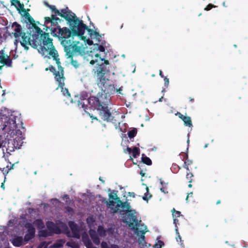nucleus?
Returning a JSON list of instances; mask_svg holds the SVG:
<instances>
[{
  "instance_id": "f257e3e1",
  "label": "nucleus",
  "mask_w": 248,
  "mask_h": 248,
  "mask_svg": "<svg viewBox=\"0 0 248 248\" xmlns=\"http://www.w3.org/2000/svg\"><path fill=\"white\" fill-rule=\"evenodd\" d=\"M11 29L12 34L16 38L15 45L17 46L19 43L25 49L29 48V46L37 48L45 57H54L57 54V51L53 46L52 39L49 37L48 33H43V31L38 27H34L30 30V37L22 31L20 25L16 22L12 24Z\"/></svg>"
},
{
  "instance_id": "f03ea898",
  "label": "nucleus",
  "mask_w": 248,
  "mask_h": 248,
  "mask_svg": "<svg viewBox=\"0 0 248 248\" xmlns=\"http://www.w3.org/2000/svg\"><path fill=\"white\" fill-rule=\"evenodd\" d=\"M50 8L55 14L71 22L70 28L72 30L73 36H76L83 41V43L76 40H69L68 45H66L68 49L81 53L84 50L87 44L89 45L93 44V41L87 36L84 35L85 30L87 29V26L83 23L82 20L78 19L74 14L70 12L67 9H62L60 12L54 6H51Z\"/></svg>"
},
{
  "instance_id": "7ed1b4c3",
  "label": "nucleus",
  "mask_w": 248,
  "mask_h": 248,
  "mask_svg": "<svg viewBox=\"0 0 248 248\" xmlns=\"http://www.w3.org/2000/svg\"><path fill=\"white\" fill-rule=\"evenodd\" d=\"M109 98L104 91L99 93L97 96H91L89 99L83 98L79 100L78 96L75 98L74 102L78 107L82 108L86 111L87 105L88 104L90 107L99 111L100 115L105 121L110 120L111 114L107 105L109 102Z\"/></svg>"
},
{
  "instance_id": "20e7f679",
  "label": "nucleus",
  "mask_w": 248,
  "mask_h": 248,
  "mask_svg": "<svg viewBox=\"0 0 248 248\" xmlns=\"http://www.w3.org/2000/svg\"><path fill=\"white\" fill-rule=\"evenodd\" d=\"M91 49L90 52H87L85 54L84 60L85 61L90 62V63L92 65L96 63L99 66L96 68L95 72L98 79H100V82L104 83L105 80L103 78L105 72L104 65H108L109 62L108 61L101 58L98 52L105 51V48L102 46L95 44Z\"/></svg>"
},
{
  "instance_id": "39448f33",
  "label": "nucleus",
  "mask_w": 248,
  "mask_h": 248,
  "mask_svg": "<svg viewBox=\"0 0 248 248\" xmlns=\"http://www.w3.org/2000/svg\"><path fill=\"white\" fill-rule=\"evenodd\" d=\"M3 130L8 134L6 136L8 138V135L10 138L14 137L16 136L14 141V145L17 148H19L23 143V136H22L21 131L17 129V125L16 124V117L12 116L7 121L4 123Z\"/></svg>"
},
{
  "instance_id": "423d86ee",
  "label": "nucleus",
  "mask_w": 248,
  "mask_h": 248,
  "mask_svg": "<svg viewBox=\"0 0 248 248\" xmlns=\"http://www.w3.org/2000/svg\"><path fill=\"white\" fill-rule=\"evenodd\" d=\"M58 55L57 52L55 58L54 57H51L55 61H56V62L58 65V71L56 72L54 68L52 66H50L49 70L52 72L54 73L55 75V78L59 83V87L61 88V92H62L63 95L67 98V99L65 100V101L67 104H69V103L73 102V100L71 99L70 94L68 91V89L63 88V86L64 85V78L63 77V71L62 67L60 66V62L59 61V59H58ZM46 70H48V68H46Z\"/></svg>"
},
{
  "instance_id": "0eeeda50",
  "label": "nucleus",
  "mask_w": 248,
  "mask_h": 248,
  "mask_svg": "<svg viewBox=\"0 0 248 248\" xmlns=\"http://www.w3.org/2000/svg\"><path fill=\"white\" fill-rule=\"evenodd\" d=\"M135 214V210H130L129 211L126 213L124 221L128 225L129 227L134 232L135 234L138 236L144 234L147 232V227L146 226L140 224L139 223Z\"/></svg>"
},
{
  "instance_id": "6e6552de",
  "label": "nucleus",
  "mask_w": 248,
  "mask_h": 248,
  "mask_svg": "<svg viewBox=\"0 0 248 248\" xmlns=\"http://www.w3.org/2000/svg\"><path fill=\"white\" fill-rule=\"evenodd\" d=\"M87 223L90 228L89 231L90 235L95 244L98 245L100 243V239L98 235L100 236H105L108 234L110 235L114 231V228H110V229L106 231L101 226H99L97 230V233L93 228L94 229L95 226L96 225L95 221L93 217H89L87 219Z\"/></svg>"
},
{
  "instance_id": "1a4fd4ad",
  "label": "nucleus",
  "mask_w": 248,
  "mask_h": 248,
  "mask_svg": "<svg viewBox=\"0 0 248 248\" xmlns=\"http://www.w3.org/2000/svg\"><path fill=\"white\" fill-rule=\"evenodd\" d=\"M107 204L112 213L118 212L119 210L128 212L130 210L129 203L122 202L114 192L109 194V201L107 202Z\"/></svg>"
},
{
  "instance_id": "9d476101",
  "label": "nucleus",
  "mask_w": 248,
  "mask_h": 248,
  "mask_svg": "<svg viewBox=\"0 0 248 248\" xmlns=\"http://www.w3.org/2000/svg\"><path fill=\"white\" fill-rule=\"evenodd\" d=\"M32 226L36 227L39 230V235L40 236L46 237L50 235L52 233H59L60 232L58 228L52 222L48 221L46 223L47 230H43L44 228V224L41 220L36 219L33 222Z\"/></svg>"
},
{
  "instance_id": "9b49d317",
  "label": "nucleus",
  "mask_w": 248,
  "mask_h": 248,
  "mask_svg": "<svg viewBox=\"0 0 248 248\" xmlns=\"http://www.w3.org/2000/svg\"><path fill=\"white\" fill-rule=\"evenodd\" d=\"M25 227L28 229L24 239L21 236H15L11 240L13 245L15 247H20L25 244L26 242L29 241L34 235L35 229L31 223L25 224Z\"/></svg>"
},
{
  "instance_id": "f8f14e48",
  "label": "nucleus",
  "mask_w": 248,
  "mask_h": 248,
  "mask_svg": "<svg viewBox=\"0 0 248 248\" xmlns=\"http://www.w3.org/2000/svg\"><path fill=\"white\" fill-rule=\"evenodd\" d=\"M57 32L62 38H64V40L62 41V43L65 48H66V45H68L69 40H74L75 37H76V36H73L71 29L70 31L69 29L66 28L64 29L59 28Z\"/></svg>"
},
{
  "instance_id": "ddd939ff",
  "label": "nucleus",
  "mask_w": 248,
  "mask_h": 248,
  "mask_svg": "<svg viewBox=\"0 0 248 248\" xmlns=\"http://www.w3.org/2000/svg\"><path fill=\"white\" fill-rule=\"evenodd\" d=\"M59 20V18L55 17L53 16H52L51 18L49 17H45V24L46 26L49 28L52 32H57V30L58 31V29L60 28L58 25V20Z\"/></svg>"
},
{
  "instance_id": "4468645a",
  "label": "nucleus",
  "mask_w": 248,
  "mask_h": 248,
  "mask_svg": "<svg viewBox=\"0 0 248 248\" xmlns=\"http://www.w3.org/2000/svg\"><path fill=\"white\" fill-rule=\"evenodd\" d=\"M21 15L23 17L25 22L31 25L30 30H32V28L34 27H37L35 24V21L33 19L26 10H24V12L22 13L21 12Z\"/></svg>"
},
{
  "instance_id": "2eb2a0df",
  "label": "nucleus",
  "mask_w": 248,
  "mask_h": 248,
  "mask_svg": "<svg viewBox=\"0 0 248 248\" xmlns=\"http://www.w3.org/2000/svg\"><path fill=\"white\" fill-rule=\"evenodd\" d=\"M69 225L71 230V234H70V236L79 238L80 237L79 230L78 227L73 222L70 221L69 222Z\"/></svg>"
},
{
  "instance_id": "dca6fc26",
  "label": "nucleus",
  "mask_w": 248,
  "mask_h": 248,
  "mask_svg": "<svg viewBox=\"0 0 248 248\" xmlns=\"http://www.w3.org/2000/svg\"><path fill=\"white\" fill-rule=\"evenodd\" d=\"M85 31H87V34L88 35V36H87V37H89V38L90 37L92 39H95L97 42H99L101 36L97 32H95L91 29H88L87 27V29H86Z\"/></svg>"
},
{
  "instance_id": "f3484780",
  "label": "nucleus",
  "mask_w": 248,
  "mask_h": 248,
  "mask_svg": "<svg viewBox=\"0 0 248 248\" xmlns=\"http://www.w3.org/2000/svg\"><path fill=\"white\" fill-rule=\"evenodd\" d=\"M0 62L9 66H11L12 63L11 61L9 59L7 56H5L3 55H0Z\"/></svg>"
},
{
  "instance_id": "a211bd4d",
  "label": "nucleus",
  "mask_w": 248,
  "mask_h": 248,
  "mask_svg": "<svg viewBox=\"0 0 248 248\" xmlns=\"http://www.w3.org/2000/svg\"><path fill=\"white\" fill-rule=\"evenodd\" d=\"M12 2L13 4L17 5V9L20 14L21 12L22 13L24 12V10H25L24 5L21 4L18 0H12Z\"/></svg>"
},
{
  "instance_id": "6ab92c4d",
  "label": "nucleus",
  "mask_w": 248,
  "mask_h": 248,
  "mask_svg": "<svg viewBox=\"0 0 248 248\" xmlns=\"http://www.w3.org/2000/svg\"><path fill=\"white\" fill-rule=\"evenodd\" d=\"M65 243V241L63 239L58 240L53 246V248H59L62 247Z\"/></svg>"
},
{
  "instance_id": "aec40b11",
  "label": "nucleus",
  "mask_w": 248,
  "mask_h": 248,
  "mask_svg": "<svg viewBox=\"0 0 248 248\" xmlns=\"http://www.w3.org/2000/svg\"><path fill=\"white\" fill-rule=\"evenodd\" d=\"M141 159L142 162L148 165H150L152 164L151 159L149 157L146 156L144 154L142 155Z\"/></svg>"
},
{
  "instance_id": "412c9836",
  "label": "nucleus",
  "mask_w": 248,
  "mask_h": 248,
  "mask_svg": "<svg viewBox=\"0 0 248 248\" xmlns=\"http://www.w3.org/2000/svg\"><path fill=\"white\" fill-rule=\"evenodd\" d=\"M185 123V125L191 127L192 126V123L191 121V119L189 117L186 116L185 118H184V119L183 120Z\"/></svg>"
},
{
  "instance_id": "4be33fe9",
  "label": "nucleus",
  "mask_w": 248,
  "mask_h": 248,
  "mask_svg": "<svg viewBox=\"0 0 248 248\" xmlns=\"http://www.w3.org/2000/svg\"><path fill=\"white\" fill-rule=\"evenodd\" d=\"M140 237L139 238L138 241L139 245L140 246L143 247L144 245L146 244V242L145 241V236L144 234H141L140 235Z\"/></svg>"
},
{
  "instance_id": "5701e85b",
  "label": "nucleus",
  "mask_w": 248,
  "mask_h": 248,
  "mask_svg": "<svg viewBox=\"0 0 248 248\" xmlns=\"http://www.w3.org/2000/svg\"><path fill=\"white\" fill-rule=\"evenodd\" d=\"M140 155V150L138 148L134 147L132 150V155L134 158H136Z\"/></svg>"
},
{
  "instance_id": "b1692460",
  "label": "nucleus",
  "mask_w": 248,
  "mask_h": 248,
  "mask_svg": "<svg viewBox=\"0 0 248 248\" xmlns=\"http://www.w3.org/2000/svg\"><path fill=\"white\" fill-rule=\"evenodd\" d=\"M137 134V129H133L128 133V136L129 138H134Z\"/></svg>"
},
{
  "instance_id": "393cba45",
  "label": "nucleus",
  "mask_w": 248,
  "mask_h": 248,
  "mask_svg": "<svg viewBox=\"0 0 248 248\" xmlns=\"http://www.w3.org/2000/svg\"><path fill=\"white\" fill-rule=\"evenodd\" d=\"M146 193L144 194V196L142 197V199L144 201H148V200L151 198V196L148 194L149 189L148 187H146Z\"/></svg>"
},
{
  "instance_id": "a878e982",
  "label": "nucleus",
  "mask_w": 248,
  "mask_h": 248,
  "mask_svg": "<svg viewBox=\"0 0 248 248\" xmlns=\"http://www.w3.org/2000/svg\"><path fill=\"white\" fill-rule=\"evenodd\" d=\"M172 216L173 218H176L181 216V213L179 211H175L174 209L172 210Z\"/></svg>"
},
{
  "instance_id": "bb28decb",
  "label": "nucleus",
  "mask_w": 248,
  "mask_h": 248,
  "mask_svg": "<svg viewBox=\"0 0 248 248\" xmlns=\"http://www.w3.org/2000/svg\"><path fill=\"white\" fill-rule=\"evenodd\" d=\"M66 245L72 248H78L79 247L78 244L72 242H68L67 243Z\"/></svg>"
},
{
  "instance_id": "cd10ccee",
  "label": "nucleus",
  "mask_w": 248,
  "mask_h": 248,
  "mask_svg": "<svg viewBox=\"0 0 248 248\" xmlns=\"http://www.w3.org/2000/svg\"><path fill=\"white\" fill-rule=\"evenodd\" d=\"M164 245V243L161 241H158L154 246V248H161L163 245Z\"/></svg>"
},
{
  "instance_id": "c85d7f7f",
  "label": "nucleus",
  "mask_w": 248,
  "mask_h": 248,
  "mask_svg": "<svg viewBox=\"0 0 248 248\" xmlns=\"http://www.w3.org/2000/svg\"><path fill=\"white\" fill-rule=\"evenodd\" d=\"M51 202L53 204L56 206L59 207L60 206V202L57 199H53L51 200Z\"/></svg>"
},
{
  "instance_id": "c756f323",
  "label": "nucleus",
  "mask_w": 248,
  "mask_h": 248,
  "mask_svg": "<svg viewBox=\"0 0 248 248\" xmlns=\"http://www.w3.org/2000/svg\"><path fill=\"white\" fill-rule=\"evenodd\" d=\"M193 175L192 173L188 172L187 173L186 178L189 180V182L191 183L192 182V178L193 177Z\"/></svg>"
},
{
  "instance_id": "7c9ffc66",
  "label": "nucleus",
  "mask_w": 248,
  "mask_h": 248,
  "mask_svg": "<svg viewBox=\"0 0 248 248\" xmlns=\"http://www.w3.org/2000/svg\"><path fill=\"white\" fill-rule=\"evenodd\" d=\"M101 248H109V247L106 242H102L101 243Z\"/></svg>"
},
{
  "instance_id": "2f4dec72",
  "label": "nucleus",
  "mask_w": 248,
  "mask_h": 248,
  "mask_svg": "<svg viewBox=\"0 0 248 248\" xmlns=\"http://www.w3.org/2000/svg\"><path fill=\"white\" fill-rule=\"evenodd\" d=\"M215 6H214L213 5L211 4H209L207 5V6L205 8V10L206 11H208L210 10L212 7H214Z\"/></svg>"
},
{
  "instance_id": "473e14b6",
  "label": "nucleus",
  "mask_w": 248,
  "mask_h": 248,
  "mask_svg": "<svg viewBox=\"0 0 248 248\" xmlns=\"http://www.w3.org/2000/svg\"><path fill=\"white\" fill-rule=\"evenodd\" d=\"M178 219H177V218H173V223L175 225V227H176L175 230L177 232H178V229L177 228V224L178 223Z\"/></svg>"
},
{
  "instance_id": "72a5a7b5",
  "label": "nucleus",
  "mask_w": 248,
  "mask_h": 248,
  "mask_svg": "<svg viewBox=\"0 0 248 248\" xmlns=\"http://www.w3.org/2000/svg\"><path fill=\"white\" fill-rule=\"evenodd\" d=\"M164 80H165V85L167 86H168L169 83V79L165 77Z\"/></svg>"
},
{
  "instance_id": "f704fd0d",
  "label": "nucleus",
  "mask_w": 248,
  "mask_h": 248,
  "mask_svg": "<svg viewBox=\"0 0 248 248\" xmlns=\"http://www.w3.org/2000/svg\"><path fill=\"white\" fill-rule=\"evenodd\" d=\"M176 115H178L179 116V117L180 118H181L182 120H183L184 118H185L186 117V116H184V115H183L180 113H178V112L176 114Z\"/></svg>"
},
{
  "instance_id": "c9c22d12",
  "label": "nucleus",
  "mask_w": 248,
  "mask_h": 248,
  "mask_svg": "<svg viewBox=\"0 0 248 248\" xmlns=\"http://www.w3.org/2000/svg\"><path fill=\"white\" fill-rule=\"evenodd\" d=\"M72 64L75 66V67H77L78 66V62L76 61H74V60H72Z\"/></svg>"
},
{
  "instance_id": "e433bc0d",
  "label": "nucleus",
  "mask_w": 248,
  "mask_h": 248,
  "mask_svg": "<svg viewBox=\"0 0 248 248\" xmlns=\"http://www.w3.org/2000/svg\"><path fill=\"white\" fill-rule=\"evenodd\" d=\"M184 167L187 170H189L188 165L186 164V162L184 163Z\"/></svg>"
},
{
  "instance_id": "4c0bfd02",
  "label": "nucleus",
  "mask_w": 248,
  "mask_h": 248,
  "mask_svg": "<svg viewBox=\"0 0 248 248\" xmlns=\"http://www.w3.org/2000/svg\"><path fill=\"white\" fill-rule=\"evenodd\" d=\"M111 248H119V247L116 245H112L111 246Z\"/></svg>"
},
{
  "instance_id": "58836bf2",
  "label": "nucleus",
  "mask_w": 248,
  "mask_h": 248,
  "mask_svg": "<svg viewBox=\"0 0 248 248\" xmlns=\"http://www.w3.org/2000/svg\"><path fill=\"white\" fill-rule=\"evenodd\" d=\"M160 190H161L162 192H164V193H165L167 192L165 191V188H164V187H162L160 188Z\"/></svg>"
},
{
  "instance_id": "ea45409f",
  "label": "nucleus",
  "mask_w": 248,
  "mask_h": 248,
  "mask_svg": "<svg viewBox=\"0 0 248 248\" xmlns=\"http://www.w3.org/2000/svg\"><path fill=\"white\" fill-rule=\"evenodd\" d=\"M127 151L129 153H130L131 152V149L130 148L127 147Z\"/></svg>"
},
{
  "instance_id": "a19ab883",
  "label": "nucleus",
  "mask_w": 248,
  "mask_h": 248,
  "mask_svg": "<svg viewBox=\"0 0 248 248\" xmlns=\"http://www.w3.org/2000/svg\"><path fill=\"white\" fill-rule=\"evenodd\" d=\"M159 75L162 78H163V75L162 74V72L161 70H160L159 71Z\"/></svg>"
},
{
  "instance_id": "79ce46f5",
  "label": "nucleus",
  "mask_w": 248,
  "mask_h": 248,
  "mask_svg": "<svg viewBox=\"0 0 248 248\" xmlns=\"http://www.w3.org/2000/svg\"><path fill=\"white\" fill-rule=\"evenodd\" d=\"M160 183H161V184L162 185H163V181L161 179H160Z\"/></svg>"
},
{
  "instance_id": "37998d69",
  "label": "nucleus",
  "mask_w": 248,
  "mask_h": 248,
  "mask_svg": "<svg viewBox=\"0 0 248 248\" xmlns=\"http://www.w3.org/2000/svg\"><path fill=\"white\" fill-rule=\"evenodd\" d=\"M1 187H2L3 189L4 188V184L3 183H2Z\"/></svg>"
},
{
  "instance_id": "c03bdc74",
  "label": "nucleus",
  "mask_w": 248,
  "mask_h": 248,
  "mask_svg": "<svg viewBox=\"0 0 248 248\" xmlns=\"http://www.w3.org/2000/svg\"><path fill=\"white\" fill-rule=\"evenodd\" d=\"M163 99V97H161L159 99V102H161L162 101V99Z\"/></svg>"
},
{
  "instance_id": "a18cd8bd",
  "label": "nucleus",
  "mask_w": 248,
  "mask_h": 248,
  "mask_svg": "<svg viewBox=\"0 0 248 248\" xmlns=\"http://www.w3.org/2000/svg\"><path fill=\"white\" fill-rule=\"evenodd\" d=\"M188 187H192V185L191 184H189L188 185Z\"/></svg>"
},
{
  "instance_id": "49530a36",
  "label": "nucleus",
  "mask_w": 248,
  "mask_h": 248,
  "mask_svg": "<svg viewBox=\"0 0 248 248\" xmlns=\"http://www.w3.org/2000/svg\"><path fill=\"white\" fill-rule=\"evenodd\" d=\"M188 195L187 196V197L186 198V201L187 202V201H188Z\"/></svg>"
},
{
  "instance_id": "de8ad7c7",
  "label": "nucleus",
  "mask_w": 248,
  "mask_h": 248,
  "mask_svg": "<svg viewBox=\"0 0 248 248\" xmlns=\"http://www.w3.org/2000/svg\"><path fill=\"white\" fill-rule=\"evenodd\" d=\"M67 198H68L67 195H65V196L63 197V198H66V199H67Z\"/></svg>"
},
{
  "instance_id": "09e8293b",
  "label": "nucleus",
  "mask_w": 248,
  "mask_h": 248,
  "mask_svg": "<svg viewBox=\"0 0 248 248\" xmlns=\"http://www.w3.org/2000/svg\"><path fill=\"white\" fill-rule=\"evenodd\" d=\"M220 201H218L217 202V204H219L220 203Z\"/></svg>"
},
{
  "instance_id": "8fccbe9b",
  "label": "nucleus",
  "mask_w": 248,
  "mask_h": 248,
  "mask_svg": "<svg viewBox=\"0 0 248 248\" xmlns=\"http://www.w3.org/2000/svg\"><path fill=\"white\" fill-rule=\"evenodd\" d=\"M189 139H188V140H187V142L188 143H189Z\"/></svg>"
},
{
  "instance_id": "3c124183",
  "label": "nucleus",
  "mask_w": 248,
  "mask_h": 248,
  "mask_svg": "<svg viewBox=\"0 0 248 248\" xmlns=\"http://www.w3.org/2000/svg\"><path fill=\"white\" fill-rule=\"evenodd\" d=\"M121 90H121V89H119V93H120V91H121Z\"/></svg>"
},
{
  "instance_id": "603ef678",
  "label": "nucleus",
  "mask_w": 248,
  "mask_h": 248,
  "mask_svg": "<svg viewBox=\"0 0 248 248\" xmlns=\"http://www.w3.org/2000/svg\"><path fill=\"white\" fill-rule=\"evenodd\" d=\"M140 174H141L142 176H143V173H140Z\"/></svg>"
},
{
  "instance_id": "864d4df0",
  "label": "nucleus",
  "mask_w": 248,
  "mask_h": 248,
  "mask_svg": "<svg viewBox=\"0 0 248 248\" xmlns=\"http://www.w3.org/2000/svg\"><path fill=\"white\" fill-rule=\"evenodd\" d=\"M140 174H141L142 176H143V173H140Z\"/></svg>"
},
{
  "instance_id": "5fc2aeb1",
  "label": "nucleus",
  "mask_w": 248,
  "mask_h": 248,
  "mask_svg": "<svg viewBox=\"0 0 248 248\" xmlns=\"http://www.w3.org/2000/svg\"><path fill=\"white\" fill-rule=\"evenodd\" d=\"M1 144L0 143V148H1Z\"/></svg>"
},
{
  "instance_id": "6e6d98bb",
  "label": "nucleus",
  "mask_w": 248,
  "mask_h": 248,
  "mask_svg": "<svg viewBox=\"0 0 248 248\" xmlns=\"http://www.w3.org/2000/svg\"><path fill=\"white\" fill-rule=\"evenodd\" d=\"M223 5L225 6V2L223 3Z\"/></svg>"
},
{
  "instance_id": "4d7b16f0",
  "label": "nucleus",
  "mask_w": 248,
  "mask_h": 248,
  "mask_svg": "<svg viewBox=\"0 0 248 248\" xmlns=\"http://www.w3.org/2000/svg\"><path fill=\"white\" fill-rule=\"evenodd\" d=\"M134 193H132V194H131V196H133V195H134Z\"/></svg>"
},
{
  "instance_id": "13d9d810",
  "label": "nucleus",
  "mask_w": 248,
  "mask_h": 248,
  "mask_svg": "<svg viewBox=\"0 0 248 248\" xmlns=\"http://www.w3.org/2000/svg\"><path fill=\"white\" fill-rule=\"evenodd\" d=\"M134 193H132V194H131V196H133V195H134Z\"/></svg>"
},
{
  "instance_id": "bf43d9fd",
  "label": "nucleus",
  "mask_w": 248,
  "mask_h": 248,
  "mask_svg": "<svg viewBox=\"0 0 248 248\" xmlns=\"http://www.w3.org/2000/svg\"><path fill=\"white\" fill-rule=\"evenodd\" d=\"M38 248H42L41 246H39Z\"/></svg>"
}]
</instances>
